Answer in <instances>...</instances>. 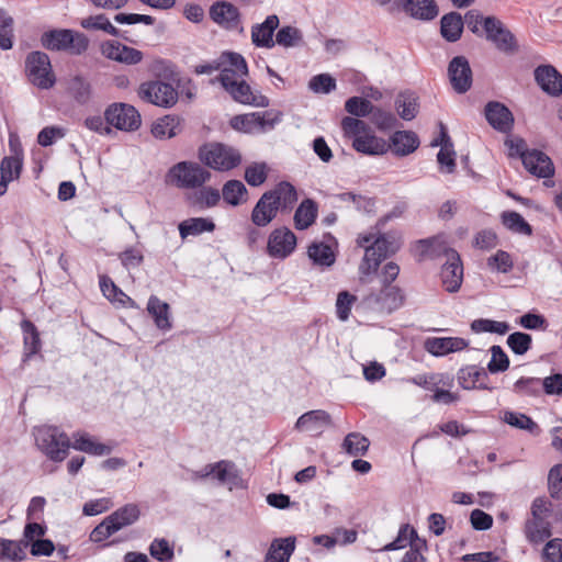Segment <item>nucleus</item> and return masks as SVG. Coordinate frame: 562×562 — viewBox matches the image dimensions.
Masks as SVG:
<instances>
[{
	"label": "nucleus",
	"mask_w": 562,
	"mask_h": 562,
	"mask_svg": "<svg viewBox=\"0 0 562 562\" xmlns=\"http://www.w3.org/2000/svg\"><path fill=\"white\" fill-rule=\"evenodd\" d=\"M33 434L36 446L50 460L59 462L67 457L70 441L67 435L59 431L57 427L40 426L34 429ZM71 447L76 450L93 456H103L111 452L110 447L94 441L86 432L75 434Z\"/></svg>",
	"instance_id": "f257e3e1"
},
{
	"label": "nucleus",
	"mask_w": 562,
	"mask_h": 562,
	"mask_svg": "<svg viewBox=\"0 0 562 562\" xmlns=\"http://www.w3.org/2000/svg\"><path fill=\"white\" fill-rule=\"evenodd\" d=\"M416 252L420 259L436 258L441 255L447 257L446 263L441 269V282L446 291L450 293L458 292L463 280V267L459 254L448 248L445 241L439 237L418 240Z\"/></svg>",
	"instance_id": "f03ea898"
},
{
	"label": "nucleus",
	"mask_w": 562,
	"mask_h": 562,
	"mask_svg": "<svg viewBox=\"0 0 562 562\" xmlns=\"http://www.w3.org/2000/svg\"><path fill=\"white\" fill-rule=\"evenodd\" d=\"M357 243L364 248V257L359 267L360 279L368 282V278L376 271L382 259L400 249V239L390 234L376 236L374 233L359 235Z\"/></svg>",
	"instance_id": "7ed1b4c3"
},
{
	"label": "nucleus",
	"mask_w": 562,
	"mask_h": 562,
	"mask_svg": "<svg viewBox=\"0 0 562 562\" xmlns=\"http://www.w3.org/2000/svg\"><path fill=\"white\" fill-rule=\"evenodd\" d=\"M199 158L207 167L217 171L234 169L241 162V156L237 149L221 143L202 146Z\"/></svg>",
	"instance_id": "20e7f679"
},
{
	"label": "nucleus",
	"mask_w": 562,
	"mask_h": 562,
	"mask_svg": "<svg viewBox=\"0 0 562 562\" xmlns=\"http://www.w3.org/2000/svg\"><path fill=\"white\" fill-rule=\"evenodd\" d=\"M41 43L49 50H68L75 55L85 53L89 46V40L85 34L71 30L45 32L41 37Z\"/></svg>",
	"instance_id": "39448f33"
},
{
	"label": "nucleus",
	"mask_w": 562,
	"mask_h": 562,
	"mask_svg": "<svg viewBox=\"0 0 562 562\" xmlns=\"http://www.w3.org/2000/svg\"><path fill=\"white\" fill-rule=\"evenodd\" d=\"M211 178L210 171L198 162L181 161L167 173V181L178 188H201Z\"/></svg>",
	"instance_id": "423d86ee"
},
{
	"label": "nucleus",
	"mask_w": 562,
	"mask_h": 562,
	"mask_svg": "<svg viewBox=\"0 0 562 562\" xmlns=\"http://www.w3.org/2000/svg\"><path fill=\"white\" fill-rule=\"evenodd\" d=\"M25 69L29 80L40 89H49L56 82L49 57L43 52L30 53L25 60Z\"/></svg>",
	"instance_id": "0eeeda50"
},
{
	"label": "nucleus",
	"mask_w": 562,
	"mask_h": 562,
	"mask_svg": "<svg viewBox=\"0 0 562 562\" xmlns=\"http://www.w3.org/2000/svg\"><path fill=\"white\" fill-rule=\"evenodd\" d=\"M404 302V294L397 286L382 285L376 291H371L363 296V304L367 308L382 313L390 314L402 306Z\"/></svg>",
	"instance_id": "6e6552de"
},
{
	"label": "nucleus",
	"mask_w": 562,
	"mask_h": 562,
	"mask_svg": "<svg viewBox=\"0 0 562 562\" xmlns=\"http://www.w3.org/2000/svg\"><path fill=\"white\" fill-rule=\"evenodd\" d=\"M280 120L281 114L279 112H254L234 116L231 121V125L237 131L252 134L272 130Z\"/></svg>",
	"instance_id": "1a4fd4ad"
},
{
	"label": "nucleus",
	"mask_w": 562,
	"mask_h": 562,
	"mask_svg": "<svg viewBox=\"0 0 562 562\" xmlns=\"http://www.w3.org/2000/svg\"><path fill=\"white\" fill-rule=\"evenodd\" d=\"M485 36L495 47L504 54L514 55L518 52L515 35L495 16H486Z\"/></svg>",
	"instance_id": "9d476101"
},
{
	"label": "nucleus",
	"mask_w": 562,
	"mask_h": 562,
	"mask_svg": "<svg viewBox=\"0 0 562 562\" xmlns=\"http://www.w3.org/2000/svg\"><path fill=\"white\" fill-rule=\"evenodd\" d=\"M139 97L155 105L170 108L178 100V92L170 85L162 81H148L139 87Z\"/></svg>",
	"instance_id": "9b49d317"
},
{
	"label": "nucleus",
	"mask_w": 562,
	"mask_h": 562,
	"mask_svg": "<svg viewBox=\"0 0 562 562\" xmlns=\"http://www.w3.org/2000/svg\"><path fill=\"white\" fill-rule=\"evenodd\" d=\"M218 81L222 86H232V82L244 79L248 75V66L245 58L234 52L223 53L220 57Z\"/></svg>",
	"instance_id": "f8f14e48"
},
{
	"label": "nucleus",
	"mask_w": 562,
	"mask_h": 562,
	"mask_svg": "<svg viewBox=\"0 0 562 562\" xmlns=\"http://www.w3.org/2000/svg\"><path fill=\"white\" fill-rule=\"evenodd\" d=\"M105 120L109 124L122 131H135L142 123L138 111L133 105L124 103L111 105L105 111Z\"/></svg>",
	"instance_id": "ddd939ff"
},
{
	"label": "nucleus",
	"mask_w": 562,
	"mask_h": 562,
	"mask_svg": "<svg viewBox=\"0 0 562 562\" xmlns=\"http://www.w3.org/2000/svg\"><path fill=\"white\" fill-rule=\"evenodd\" d=\"M210 16L216 24L228 31L244 32L239 10L231 2L221 1L214 3L210 9Z\"/></svg>",
	"instance_id": "4468645a"
},
{
	"label": "nucleus",
	"mask_w": 562,
	"mask_h": 562,
	"mask_svg": "<svg viewBox=\"0 0 562 562\" xmlns=\"http://www.w3.org/2000/svg\"><path fill=\"white\" fill-rule=\"evenodd\" d=\"M101 53L108 59L128 66L137 65L144 58V54L139 49L124 45L116 41L104 42L101 45Z\"/></svg>",
	"instance_id": "2eb2a0df"
},
{
	"label": "nucleus",
	"mask_w": 562,
	"mask_h": 562,
	"mask_svg": "<svg viewBox=\"0 0 562 562\" xmlns=\"http://www.w3.org/2000/svg\"><path fill=\"white\" fill-rule=\"evenodd\" d=\"M296 247L295 235L286 227L271 232L268 239V254L273 258H286Z\"/></svg>",
	"instance_id": "dca6fc26"
},
{
	"label": "nucleus",
	"mask_w": 562,
	"mask_h": 562,
	"mask_svg": "<svg viewBox=\"0 0 562 562\" xmlns=\"http://www.w3.org/2000/svg\"><path fill=\"white\" fill-rule=\"evenodd\" d=\"M448 75L452 88L458 93H465L472 86V70L468 59L457 56L449 63Z\"/></svg>",
	"instance_id": "f3484780"
},
{
	"label": "nucleus",
	"mask_w": 562,
	"mask_h": 562,
	"mask_svg": "<svg viewBox=\"0 0 562 562\" xmlns=\"http://www.w3.org/2000/svg\"><path fill=\"white\" fill-rule=\"evenodd\" d=\"M280 20L277 14H270L262 23H257L251 27V43L256 47L271 49L276 45L273 38L274 31L278 29Z\"/></svg>",
	"instance_id": "a211bd4d"
},
{
	"label": "nucleus",
	"mask_w": 562,
	"mask_h": 562,
	"mask_svg": "<svg viewBox=\"0 0 562 562\" xmlns=\"http://www.w3.org/2000/svg\"><path fill=\"white\" fill-rule=\"evenodd\" d=\"M484 113L487 122L494 130L507 133L513 128L514 115L503 103L497 101L488 102L485 105Z\"/></svg>",
	"instance_id": "6ab92c4d"
},
{
	"label": "nucleus",
	"mask_w": 562,
	"mask_h": 562,
	"mask_svg": "<svg viewBox=\"0 0 562 562\" xmlns=\"http://www.w3.org/2000/svg\"><path fill=\"white\" fill-rule=\"evenodd\" d=\"M223 88L236 102L262 108L269 105L268 98L261 93L252 91L250 86L245 81V78L232 82V86H224Z\"/></svg>",
	"instance_id": "aec40b11"
},
{
	"label": "nucleus",
	"mask_w": 562,
	"mask_h": 562,
	"mask_svg": "<svg viewBox=\"0 0 562 562\" xmlns=\"http://www.w3.org/2000/svg\"><path fill=\"white\" fill-rule=\"evenodd\" d=\"M535 79L539 87L551 97L562 94V75L551 65L536 68Z\"/></svg>",
	"instance_id": "412c9836"
},
{
	"label": "nucleus",
	"mask_w": 562,
	"mask_h": 562,
	"mask_svg": "<svg viewBox=\"0 0 562 562\" xmlns=\"http://www.w3.org/2000/svg\"><path fill=\"white\" fill-rule=\"evenodd\" d=\"M205 474H214V477L221 484L227 485L229 490L243 486V480L238 474L236 465L227 460H222L214 464H206Z\"/></svg>",
	"instance_id": "4be33fe9"
},
{
	"label": "nucleus",
	"mask_w": 562,
	"mask_h": 562,
	"mask_svg": "<svg viewBox=\"0 0 562 562\" xmlns=\"http://www.w3.org/2000/svg\"><path fill=\"white\" fill-rule=\"evenodd\" d=\"M522 165L531 175L538 178H549L554 173L550 157L536 149L522 156Z\"/></svg>",
	"instance_id": "5701e85b"
},
{
	"label": "nucleus",
	"mask_w": 562,
	"mask_h": 562,
	"mask_svg": "<svg viewBox=\"0 0 562 562\" xmlns=\"http://www.w3.org/2000/svg\"><path fill=\"white\" fill-rule=\"evenodd\" d=\"M468 346L469 341L460 337H431L425 341V349L436 357L461 351Z\"/></svg>",
	"instance_id": "b1692460"
},
{
	"label": "nucleus",
	"mask_w": 562,
	"mask_h": 562,
	"mask_svg": "<svg viewBox=\"0 0 562 562\" xmlns=\"http://www.w3.org/2000/svg\"><path fill=\"white\" fill-rule=\"evenodd\" d=\"M274 198L268 191L265 192L251 212V222L258 227L269 225L278 214V206L274 203Z\"/></svg>",
	"instance_id": "393cba45"
},
{
	"label": "nucleus",
	"mask_w": 562,
	"mask_h": 562,
	"mask_svg": "<svg viewBox=\"0 0 562 562\" xmlns=\"http://www.w3.org/2000/svg\"><path fill=\"white\" fill-rule=\"evenodd\" d=\"M331 423L330 415L323 409L310 411L299 417L295 428L300 431L322 434Z\"/></svg>",
	"instance_id": "a878e982"
},
{
	"label": "nucleus",
	"mask_w": 562,
	"mask_h": 562,
	"mask_svg": "<svg viewBox=\"0 0 562 562\" xmlns=\"http://www.w3.org/2000/svg\"><path fill=\"white\" fill-rule=\"evenodd\" d=\"M390 148L396 156H407L419 146V138L412 131H397L390 138Z\"/></svg>",
	"instance_id": "bb28decb"
},
{
	"label": "nucleus",
	"mask_w": 562,
	"mask_h": 562,
	"mask_svg": "<svg viewBox=\"0 0 562 562\" xmlns=\"http://www.w3.org/2000/svg\"><path fill=\"white\" fill-rule=\"evenodd\" d=\"M352 147L361 154L371 156L383 155L390 149L385 139L375 136L370 133V131L359 137H356L352 140Z\"/></svg>",
	"instance_id": "cd10ccee"
},
{
	"label": "nucleus",
	"mask_w": 562,
	"mask_h": 562,
	"mask_svg": "<svg viewBox=\"0 0 562 562\" xmlns=\"http://www.w3.org/2000/svg\"><path fill=\"white\" fill-rule=\"evenodd\" d=\"M403 9L418 20H432L438 15V7L434 0H405Z\"/></svg>",
	"instance_id": "c85d7f7f"
},
{
	"label": "nucleus",
	"mask_w": 562,
	"mask_h": 562,
	"mask_svg": "<svg viewBox=\"0 0 562 562\" xmlns=\"http://www.w3.org/2000/svg\"><path fill=\"white\" fill-rule=\"evenodd\" d=\"M295 548V538L288 537L272 541L266 555V562H289Z\"/></svg>",
	"instance_id": "c756f323"
},
{
	"label": "nucleus",
	"mask_w": 562,
	"mask_h": 562,
	"mask_svg": "<svg viewBox=\"0 0 562 562\" xmlns=\"http://www.w3.org/2000/svg\"><path fill=\"white\" fill-rule=\"evenodd\" d=\"M147 311L159 329L168 330L171 328L168 303L162 302L155 295H151L147 303Z\"/></svg>",
	"instance_id": "7c9ffc66"
},
{
	"label": "nucleus",
	"mask_w": 562,
	"mask_h": 562,
	"mask_svg": "<svg viewBox=\"0 0 562 562\" xmlns=\"http://www.w3.org/2000/svg\"><path fill=\"white\" fill-rule=\"evenodd\" d=\"M220 200V191L212 187L202 186L200 190L194 191L188 195L189 203L199 210L213 207L217 205Z\"/></svg>",
	"instance_id": "2f4dec72"
},
{
	"label": "nucleus",
	"mask_w": 562,
	"mask_h": 562,
	"mask_svg": "<svg viewBox=\"0 0 562 562\" xmlns=\"http://www.w3.org/2000/svg\"><path fill=\"white\" fill-rule=\"evenodd\" d=\"M178 228L181 238L186 239L188 236H196L205 232L212 233L215 229V224L210 218L192 217L182 221Z\"/></svg>",
	"instance_id": "473e14b6"
},
{
	"label": "nucleus",
	"mask_w": 562,
	"mask_h": 562,
	"mask_svg": "<svg viewBox=\"0 0 562 562\" xmlns=\"http://www.w3.org/2000/svg\"><path fill=\"white\" fill-rule=\"evenodd\" d=\"M317 213L318 209L313 200H303L294 213L295 228L300 231L308 228L315 222Z\"/></svg>",
	"instance_id": "72a5a7b5"
},
{
	"label": "nucleus",
	"mask_w": 562,
	"mask_h": 562,
	"mask_svg": "<svg viewBox=\"0 0 562 562\" xmlns=\"http://www.w3.org/2000/svg\"><path fill=\"white\" fill-rule=\"evenodd\" d=\"M140 512L137 505L135 504H127L119 509H116L114 513H112L110 516H108V522H111L115 526L116 532L124 527H127L132 524H134L139 518Z\"/></svg>",
	"instance_id": "f704fd0d"
},
{
	"label": "nucleus",
	"mask_w": 562,
	"mask_h": 562,
	"mask_svg": "<svg viewBox=\"0 0 562 562\" xmlns=\"http://www.w3.org/2000/svg\"><path fill=\"white\" fill-rule=\"evenodd\" d=\"M440 32L448 42H456L460 38L463 30V20L460 13L451 12L441 18Z\"/></svg>",
	"instance_id": "c9c22d12"
},
{
	"label": "nucleus",
	"mask_w": 562,
	"mask_h": 562,
	"mask_svg": "<svg viewBox=\"0 0 562 562\" xmlns=\"http://www.w3.org/2000/svg\"><path fill=\"white\" fill-rule=\"evenodd\" d=\"M418 98L413 92H401L395 99V110L405 121H412L418 113Z\"/></svg>",
	"instance_id": "e433bc0d"
},
{
	"label": "nucleus",
	"mask_w": 562,
	"mask_h": 562,
	"mask_svg": "<svg viewBox=\"0 0 562 562\" xmlns=\"http://www.w3.org/2000/svg\"><path fill=\"white\" fill-rule=\"evenodd\" d=\"M268 192L274 198L273 200L278 209L290 210L297 201L296 190L290 182H280Z\"/></svg>",
	"instance_id": "4c0bfd02"
},
{
	"label": "nucleus",
	"mask_w": 562,
	"mask_h": 562,
	"mask_svg": "<svg viewBox=\"0 0 562 562\" xmlns=\"http://www.w3.org/2000/svg\"><path fill=\"white\" fill-rule=\"evenodd\" d=\"M180 121L172 115H165L158 119L151 126V134L159 139L175 137L180 133Z\"/></svg>",
	"instance_id": "58836bf2"
},
{
	"label": "nucleus",
	"mask_w": 562,
	"mask_h": 562,
	"mask_svg": "<svg viewBox=\"0 0 562 562\" xmlns=\"http://www.w3.org/2000/svg\"><path fill=\"white\" fill-rule=\"evenodd\" d=\"M525 533L530 542H542L551 536L550 524L544 518H531L526 522Z\"/></svg>",
	"instance_id": "ea45409f"
},
{
	"label": "nucleus",
	"mask_w": 562,
	"mask_h": 562,
	"mask_svg": "<svg viewBox=\"0 0 562 562\" xmlns=\"http://www.w3.org/2000/svg\"><path fill=\"white\" fill-rule=\"evenodd\" d=\"M67 91L79 104H86L91 99V86L81 76L69 78Z\"/></svg>",
	"instance_id": "a19ab883"
},
{
	"label": "nucleus",
	"mask_w": 562,
	"mask_h": 562,
	"mask_svg": "<svg viewBox=\"0 0 562 562\" xmlns=\"http://www.w3.org/2000/svg\"><path fill=\"white\" fill-rule=\"evenodd\" d=\"M80 26L89 31H102L112 36H120V31L104 14L90 15L81 19Z\"/></svg>",
	"instance_id": "79ce46f5"
},
{
	"label": "nucleus",
	"mask_w": 562,
	"mask_h": 562,
	"mask_svg": "<svg viewBox=\"0 0 562 562\" xmlns=\"http://www.w3.org/2000/svg\"><path fill=\"white\" fill-rule=\"evenodd\" d=\"M482 378H487L486 372L484 370L477 369L474 366H468L460 369L458 372V382L464 390H472L476 387ZM479 387L487 389V386L483 384H479Z\"/></svg>",
	"instance_id": "37998d69"
},
{
	"label": "nucleus",
	"mask_w": 562,
	"mask_h": 562,
	"mask_svg": "<svg viewBox=\"0 0 562 562\" xmlns=\"http://www.w3.org/2000/svg\"><path fill=\"white\" fill-rule=\"evenodd\" d=\"M222 194L225 202L233 206H237L246 201L247 189L241 181L229 180L224 184Z\"/></svg>",
	"instance_id": "c03bdc74"
},
{
	"label": "nucleus",
	"mask_w": 562,
	"mask_h": 562,
	"mask_svg": "<svg viewBox=\"0 0 562 562\" xmlns=\"http://www.w3.org/2000/svg\"><path fill=\"white\" fill-rule=\"evenodd\" d=\"M369 439L360 432L348 434L342 442L344 450L353 457L364 456L369 449Z\"/></svg>",
	"instance_id": "a18cd8bd"
},
{
	"label": "nucleus",
	"mask_w": 562,
	"mask_h": 562,
	"mask_svg": "<svg viewBox=\"0 0 562 562\" xmlns=\"http://www.w3.org/2000/svg\"><path fill=\"white\" fill-rule=\"evenodd\" d=\"M100 289L103 295L112 303L125 306L127 303L132 302L131 297L127 296L120 288H117L115 283L106 276L100 277Z\"/></svg>",
	"instance_id": "49530a36"
},
{
	"label": "nucleus",
	"mask_w": 562,
	"mask_h": 562,
	"mask_svg": "<svg viewBox=\"0 0 562 562\" xmlns=\"http://www.w3.org/2000/svg\"><path fill=\"white\" fill-rule=\"evenodd\" d=\"M422 539L418 538L417 532L414 528L408 525L400 528L398 535L392 542L383 547V551H394L405 548L407 544L413 547L414 543H418Z\"/></svg>",
	"instance_id": "de8ad7c7"
},
{
	"label": "nucleus",
	"mask_w": 562,
	"mask_h": 562,
	"mask_svg": "<svg viewBox=\"0 0 562 562\" xmlns=\"http://www.w3.org/2000/svg\"><path fill=\"white\" fill-rule=\"evenodd\" d=\"M503 225L516 234L531 235V226L525 221V218L515 211L504 212L502 214Z\"/></svg>",
	"instance_id": "09e8293b"
},
{
	"label": "nucleus",
	"mask_w": 562,
	"mask_h": 562,
	"mask_svg": "<svg viewBox=\"0 0 562 562\" xmlns=\"http://www.w3.org/2000/svg\"><path fill=\"white\" fill-rule=\"evenodd\" d=\"M308 257L314 263L329 267L335 262V255L331 248L324 243H314L308 247Z\"/></svg>",
	"instance_id": "8fccbe9b"
},
{
	"label": "nucleus",
	"mask_w": 562,
	"mask_h": 562,
	"mask_svg": "<svg viewBox=\"0 0 562 562\" xmlns=\"http://www.w3.org/2000/svg\"><path fill=\"white\" fill-rule=\"evenodd\" d=\"M27 542H16L12 540L0 539V558L11 562H18L24 559Z\"/></svg>",
	"instance_id": "3c124183"
},
{
	"label": "nucleus",
	"mask_w": 562,
	"mask_h": 562,
	"mask_svg": "<svg viewBox=\"0 0 562 562\" xmlns=\"http://www.w3.org/2000/svg\"><path fill=\"white\" fill-rule=\"evenodd\" d=\"M369 116L371 123L374 124L380 131L392 130L397 123V119L393 113L375 105L372 106V111H370Z\"/></svg>",
	"instance_id": "603ef678"
},
{
	"label": "nucleus",
	"mask_w": 562,
	"mask_h": 562,
	"mask_svg": "<svg viewBox=\"0 0 562 562\" xmlns=\"http://www.w3.org/2000/svg\"><path fill=\"white\" fill-rule=\"evenodd\" d=\"M23 167L22 158L19 156L4 157L0 164V177L9 181L20 178Z\"/></svg>",
	"instance_id": "864d4df0"
},
{
	"label": "nucleus",
	"mask_w": 562,
	"mask_h": 562,
	"mask_svg": "<svg viewBox=\"0 0 562 562\" xmlns=\"http://www.w3.org/2000/svg\"><path fill=\"white\" fill-rule=\"evenodd\" d=\"M13 19L0 9V48L8 50L13 46Z\"/></svg>",
	"instance_id": "5fc2aeb1"
},
{
	"label": "nucleus",
	"mask_w": 562,
	"mask_h": 562,
	"mask_svg": "<svg viewBox=\"0 0 562 562\" xmlns=\"http://www.w3.org/2000/svg\"><path fill=\"white\" fill-rule=\"evenodd\" d=\"M303 40L302 32L294 26H282L276 35V44L283 47L297 46Z\"/></svg>",
	"instance_id": "6e6d98bb"
},
{
	"label": "nucleus",
	"mask_w": 562,
	"mask_h": 562,
	"mask_svg": "<svg viewBox=\"0 0 562 562\" xmlns=\"http://www.w3.org/2000/svg\"><path fill=\"white\" fill-rule=\"evenodd\" d=\"M471 329L474 333H496L505 335L509 330V325L506 322L479 318L471 323Z\"/></svg>",
	"instance_id": "4d7b16f0"
},
{
	"label": "nucleus",
	"mask_w": 562,
	"mask_h": 562,
	"mask_svg": "<svg viewBox=\"0 0 562 562\" xmlns=\"http://www.w3.org/2000/svg\"><path fill=\"white\" fill-rule=\"evenodd\" d=\"M446 375L441 373H429V374H418L416 376L409 378L406 381L413 383L417 386H420L428 391H436L439 385L448 384L446 382Z\"/></svg>",
	"instance_id": "13d9d810"
},
{
	"label": "nucleus",
	"mask_w": 562,
	"mask_h": 562,
	"mask_svg": "<svg viewBox=\"0 0 562 562\" xmlns=\"http://www.w3.org/2000/svg\"><path fill=\"white\" fill-rule=\"evenodd\" d=\"M373 104L361 97H351L345 103V110L356 117L369 116Z\"/></svg>",
	"instance_id": "bf43d9fd"
},
{
	"label": "nucleus",
	"mask_w": 562,
	"mask_h": 562,
	"mask_svg": "<svg viewBox=\"0 0 562 562\" xmlns=\"http://www.w3.org/2000/svg\"><path fill=\"white\" fill-rule=\"evenodd\" d=\"M531 342V336L521 331H515L507 337L508 347L519 356L525 355L530 349Z\"/></svg>",
	"instance_id": "052dcab7"
},
{
	"label": "nucleus",
	"mask_w": 562,
	"mask_h": 562,
	"mask_svg": "<svg viewBox=\"0 0 562 562\" xmlns=\"http://www.w3.org/2000/svg\"><path fill=\"white\" fill-rule=\"evenodd\" d=\"M341 128L348 137H352V140L370 131L368 124L356 116L344 117Z\"/></svg>",
	"instance_id": "680f3d73"
},
{
	"label": "nucleus",
	"mask_w": 562,
	"mask_h": 562,
	"mask_svg": "<svg viewBox=\"0 0 562 562\" xmlns=\"http://www.w3.org/2000/svg\"><path fill=\"white\" fill-rule=\"evenodd\" d=\"M22 328L25 334L24 336V345L26 350V356L35 355L41 348V340L38 337V333L35 326L27 321L22 323Z\"/></svg>",
	"instance_id": "e2e57ef3"
},
{
	"label": "nucleus",
	"mask_w": 562,
	"mask_h": 562,
	"mask_svg": "<svg viewBox=\"0 0 562 562\" xmlns=\"http://www.w3.org/2000/svg\"><path fill=\"white\" fill-rule=\"evenodd\" d=\"M267 179V166L263 162H254L245 170V180L251 187L261 186Z\"/></svg>",
	"instance_id": "0e129e2a"
},
{
	"label": "nucleus",
	"mask_w": 562,
	"mask_h": 562,
	"mask_svg": "<svg viewBox=\"0 0 562 562\" xmlns=\"http://www.w3.org/2000/svg\"><path fill=\"white\" fill-rule=\"evenodd\" d=\"M491 353L492 358L487 364L491 373L503 372L508 369L509 359L499 346H492Z\"/></svg>",
	"instance_id": "69168bd1"
},
{
	"label": "nucleus",
	"mask_w": 562,
	"mask_h": 562,
	"mask_svg": "<svg viewBox=\"0 0 562 562\" xmlns=\"http://www.w3.org/2000/svg\"><path fill=\"white\" fill-rule=\"evenodd\" d=\"M308 88L315 93H329L336 88V80L328 74H321L310 80Z\"/></svg>",
	"instance_id": "338daca9"
},
{
	"label": "nucleus",
	"mask_w": 562,
	"mask_h": 562,
	"mask_svg": "<svg viewBox=\"0 0 562 562\" xmlns=\"http://www.w3.org/2000/svg\"><path fill=\"white\" fill-rule=\"evenodd\" d=\"M548 486L551 497L562 499V464H557L549 471Z\"/></svg>",
	"instance_id": "774afa93"
}]
</instances>
